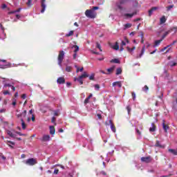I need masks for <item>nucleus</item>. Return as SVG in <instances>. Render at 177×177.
I'll return each mask as SVG.
<instances>
[{"mask_svg": "<svg viewBox=\"0 0 177 177\" xmlns=\"http://www.w3.org/2000/svg\"><path fill=\"white\" fill-rule=\"evenodd\" d=\"M26 115H27V111H24L21 113H16V116L17 118H19L21 122L22 129H26V123L24 122Z\"/></svg>", "mask_w": 177, "mask_h": 177, "instance_id": "obj_1", "label": "nucleus"}, {"mask_svg": "<svg viewBox=\"0 0 177 177\" xmlns=\"http://www.w3.org/2000/svg\"><path fill=\"white\" fill-rule=\"evenodd\" d=\"M64 59V51L62 50L59 51V55H58V65L62 68V63H63V59Z\"/></svg>", "mask_w": 177, "mask_h": 177, "instance_id": "obj_2", "label": "nucleus"}, {"mask_svg": "<svg viewBox=\"0 0 177 177\" xmlns=\"http://www.w3.org/2000/svg\"><path fill=\"white\" fill-rule=\"evenodd\" d=\"M23 162L24 164H26V165L32 167V165H35V164H37V160H35L34 158H29L26 160H24Z\"/></svg>", "mask_w": 177, "mask_h": 177, "instance_id": "obj_3", "label": "nucleus"}, {"mask_svg": "<svg viewBox=\"0 0 177 177\" xmlns=\"http://www.w3.org/2000/svg\"><path fill=\"white\" fill-rule=\"evenodd\" d=\"M85 15L86 17H89L90 19H95V11L93 10H86L85 12Z\"/></svg>", "mask_w": 177, "mask_h": 177, "instance_id": "obj_4", "label": "nucleus"}, {"mask_svg": "<svg viewBox=\"0 0 177 177\" xmlns=\"http://www.w3.org/2000/svg\"><path fill=\"white\" fill-rule=\"evenodd\" d=\"M40 140H41V142H49V140H50V136L44 135Z\"/></svg>", "mask_w": 177, "mask_h": 177, "instance_id": "obj_5", "label": "nucleus"}, {"mask_svg": "<svg viewBox=\"0 0 177 177\" xmlns=\"http://www.w3.org/2000/svg\"><path fill=\"white\" fill-rule=\"evenodd\" d=\"M141 161H142V162H150L151 161V157H142L141 158Z\"/></svg>", "mask_w": 177, "mask_h": 177, "instance_id": "obj_6", "label": "nucleus"}, {"mask_svg": "<svg viewBox=\"0 0 177 177\" xmlns=\"http://www.w3.org/2000/svg\"><path fill=\"white\" fill-rule=\"evenodd\" d=\"M45 1L46 0H41V13H44L45 12V10L46 9V4H45Z\"/></svg>", "mask_w": 177, "mask_h": 177, "instance_id": "obj_7", "label": "nucleus"}, {"mask_svg": "<svg viewBox=\"0 0 177 177\" xmlns=\"http://www.w3.org/2000/svg\"><path fill=\"white\" fill-rule=\"evenodd\" d=\"M16 132L15 131H10L9 130L7 131V134H8L10 138H16Z\"/></svg>", "mask_w": 177, "mask_h": 177, "instance_id": "obj_8", "label": "nucleus"}, {"mask_svg": "<svg viewBox=\"0 0 177 177\" xmlns=\"http://www.w3.org/2000/svg\"><path fill=\"white\" fill-rule=\"evenodd\" d=\"M162 41H163L162 39L155 41L153 44V48H157V46H159L160 44H161Z\"/></svg>", "mask_w": 177, "mask_h": 177, "instance_id": "obj_9", "label": "nucleus"}, {"mask_svg": "<svg viewBox=\"0 0 177 177\" xmlns=\"http://www.w3.org/2000/svg\"><path fill=\"white\" fill-rule=\"evenodd\" d=\"M134 15H136V12H133L131 14L126 13L124 15V16L126 17V19H131V17H133Z\"/></svg>", "mask_w": 177, "mask_h": 177, "instance_id": "obj_10", "label": "nucleus"}, {"mask_svg": "<svg viewBox=\"0 0 177 177\" xmlns=\"http://www.w3.org/2000/svg\"><path fill=\"white\" fill-rule=\"evenodd\" d=\"M57 82L59 84H65L66 80H64V77H59L57 80Z\"/></svg>", "mask_w": 177, "mask_h": 177, "instance_id": "obj_11", "label": "nucleus"}, {"mask_svg": "<svg viewBox=\"0 0 177 177\" xmlns=\"http://www.w3.org/2000/svg\"><path fill=\"white\" fill-rule=\"evenodd\" d=\"M113 86H118V88H121L122 86V83L121 82H115L112 84Z\"/></svg>", "mask_w": 177, "mask_h": 177, "instance_id": "obj_12", "label": "nucleus"}, {"mask_svg": "<svg viewBox=\"0 0 177 177\" xmlns=\"http://www.w3.org/2000/svg\"><path fill=\"white\" fill-rule=\"evenodd\" d=\"M145 48L146 47L145 46L142 47L141 53L139 55L136 56V59H139V58L142 57V56H143V55H145Z\"/></svg>", "mask_w": 177, "mask_h": 177, "instance_id": "obj_13", "label": "nucleus"}, {"mask_svg": "<svg viewBox=\"0 0 177 177\" xmlns=\"http://www.w3.org/2000/svg\"><path fill=\"white\" fill-rule=\"evenodd\" d=\"M157 9H158L157 7H153L151 8V10H149V16H151V15H153V13L156 12Z\"/></svg>", "mask_w": 177, "mask_h": 177, "instance_id": "obj_14", "label": "nucleus"}, {"mask_svg": "<svg viewBox=\"0 0 177 177\" xmlns=\"http://www.w3.org/2000/svg\"><path fill=\"white\" fill-rule=\"evenodd\" d=\"M75 81H77L78 82H80V85H82L84 84V82L82 81V77L81 76H80L78 78L75 77Z\"/></svg>", "mask_w": 177, "mask_h": 177, "instance_id": "obj_15", "label": "nucleus"}, {"mask_svg": "<svg viewBox=\"0 0 177 177\" xmlns=\"http://www.w3.org/2000/svg\"><path fill=\"white\" fill-rule=\"evenodd\" d=\"M155 146H156V147H160V149H164V148L165 147V146L162 145L160 143V141H158V140L156 141Z\"/></svg>", "mask_w": 177, "mask_h": 177, "instance_id": "obj_16", "label": "nucleus"}, {"mask_svg": "<svg viewBox=\"0 0 177 177\" xmlns=\"http://www.w3.org/2000/svg\"><path fill=\"white\" fill-rule=\"evenodd\" d=\"M50 135H55V127L53 126H50Z\"/></svg>", "mask_w": 177, "mask_h": 177, "instance_id": "obj_17", "label": "nucleus"}, {"mask_svg": "<svg viewBox=\"0 0 177 177\" xmlns=\"http://www.w3.org/2000/svg\"><path fill=\"white\" fill-rule=\"evenodd\" d=\"M113 49H115V50H118L120 49V46L118 45V42H115V44L112 46Z\"/></svg>", "mask_w": 177, "mask_h": 177, "instance_id": "obj_18", "label": "nucleus"}, {"mask_svg": "<svg viewBox=\"0 0 177 177\" xmlns=\"http://www.w3.org/2000/svg\"><path fill=\"white\" fill-rule=\"evenodd\" d=\"M169 34H171V30H167L166 31L163 35L162 36V39L164 40V39L165 38V37H167V35H168Z\"/></svg>", "mask_w": 177, "mask_h": 177, "instance_id": "obj_19", "label": "nucleus"}, {"mask_svg": "<svg viewBox=\"0 0 177 177\" xmlns=\"http://www.w3.org/2000/svg\"><path fill=\"white\" fill-rule=\"evenodd\" d=\"M75 67L76 68V73H80V71L81 72L84 71V68L82 67L80 68V67H78V66L77 65H75Z\"/></svg>", "mask_w": 177, "mask_h": 177, "instance_id": "obj_20", "label": "nucleus"}, {"mask_svg": "<svg viewBox=\"0 0 177 177\" xmlns=\"http://www.w3.org/2000/svg\"><path fill=\"white\" fill-rule=\"evenodd\" d=\"M156 131V126L154 125V123L151 124V127L149 128V132H154Z\"/></svg>", "mask_w": 177, "mask_h": 177, "instance_id": "obj_21", "label": "nucleus"}, {"mask_svg": "<svg viewBox=\"0 0 177 177\" xmlns=\"http://www.w3.org/2000/svg\"><path fill=\"white\" fill-rule=\"evenodd\" d=\"M169 151L174 154V156H177V149H169Z\"/></svg>", "mask_w": 177, "mask_h": 177, "instance_id": "obj_22", "label": "nucleus"}, {"mask_svg": "<svg viewBox=\"0 0 177 177\" xmlns=\"http://www.w3.org/2000/svg\"><path fill=\"white\" fill-rule=\"evenodd\" d=\"M169 66H170V67H175V66H176V62L174 61H170L169 62Z\"/></svg>", "mask_w": 177, "mask_h": 177, "instance_id": "obj_23", "label": "nucleus"}, {"mask_svg": "<svg viewBox=\"0 0 177 177\" xmlns=\"http://www.w3.org/2000/svg\"><path fill=\"white\" fill-rule=\"evenodd\" d=\"M72 48H74V53H77V52H78V50H80V47L77 45H74Z\"/></svg>", "mask_w": 177, "mask_h": 177, "instance_id": "obj_24", "label": "nucleus"}, {"mask_svg": "<svg viewBox=\"0 0 177 177\" xmlns=\"http://www.w3.org/2000/svg\"><path fill=\"white\" fill-rule=\"evenodd\" d=\"M127 49L128 52H129V53H132V52H133V50H135L136 49V47L133 46L132 48H131L129 47H127Z\"/></svg>", "mask_w": 177, "mask_h": 177, "instance_id": "obj_25", "label": "nucleus"}, {"mask_svg": "<svg viewBox=\"0 0 177 177\" xmlns=\"http://www.w3.org/2000/svg\"><path fill=\"white\" fill-rule=\"evenodd\" d=\"M169 31H171V32H174V34H176L177 27L171 28L169 30Z\"/></svg>", "mask_w": 177, "mask_h": 177, "instance_id": "obj_26", "label": "nucleus"}, {"mask_svg": "<svg viewBox=\"0 0 177 177\" xmlns=\"http://www.w3.org/2000/svg\"><path fill=\"white\" fill-rule=\"evenodd\" d=\"M20 10H21V8H19L16 10H12V11L9 12V15H13L15 13H19V12H20Z\"/></svg>", "mask_w": 177, "mask_h": 177, "instance_id": "obj_27", "label": "nucleus"}, {"mask_svg": "<svg viewBox=\"0 0 177 177\" xmlns=\"http://www.w3.org/2000/svg\"><path fill=\"white\" fill-rule=\"evenodd\" d=\"M122 73V69L121 68H118L116 69V75H120Z\"/></svg>", "mask_w": 177, "mask_h": 177, "instance_id": "obj_28", "label": "nucleus"}, {"mask_svg": "<svg viewBox=\"0 0 177 177\" xmlns=\"http://www.w3.org/2000/svg\"><path fill=\"white\" fill-rule=\"evenodd\" d=\"M109 122L111 124V131H113V132H115V127H114V124H113V123H111V120H110Z\"/></svg>", "mask_w": 177, "mask_h": 177, "instance_id": "obj_29", "label": "nucleus"}, {"mask_svg": "<svg viewBox=\"0 0 177 177\" xmlns=\"http://www.w3.org/2000/svg\"><path fill=\"white\" fill-rule=\"evenodd\" d=\"M0 27L1 28V30H2L3 35H4L3 37H0V39H5V38H6V34L4 33V32H3L4 28L1 24H0Z\"/></svg>", "mask_w": 177, "mask_h": 177, "instance_id": "obj_30", "label": "nucleus"}, {"mask_svg": "<svg viewBox=\"0 0 177 177\" xmlns=\"http://www.w3.org/2000/svg\"><path fill=\"white\" fill-rule=\"evenodd\" d=\"M89 77V75H88V73H86V72H84L82 75H80V77L82 78H86Z\"/></svg>", "mask_w": 177, "mask_h": 177, "instance_id": "obj_31", "label": "nucleus"}, {"mask_svg": "<svg viewBox=\"0 0 177 177\" xmlns=\"http://www.w3.org/2000/svg\"><path fill=\"white\" fill-rule=\"evenodd\" d=\"M165 21H167V19H165V17H162L160 18V24H164V23H165Z\"/></svg>", "mask_w": 177, "mask_h": 177, "instance_id": "obj_32", "label": "nucleus"}, {"mask_svg": "<svg viewBox=\"0 0 177 177\" xmlns=\"http://www.w3.org/2000/svg\"><path fill=\"white\" fill-rule=\"evenodd\" d=\"M111 63H116L118 64H120V61L118 59H113L111 60Z\"/></svg>", "mask_w": 177, "mask_h": 177, "instance_id": "obj_33", "label": "nucleus"}, {"mask_svg": "<svg viewBox=\"0 0 177 177\" xmlns=\"http://www.w3.org/2000/svg\"><path fill=\"white\" fill-rule=\"evenodd\" d=\"M162 127H163V129L165 130V132H167V131H168V126L165 124V122L162 123Z\"/></svg>", "mask_w": 177, "mask_h": 177, "instance_id": "obj_34", "label": "nucleus"}, {"mask_svg": "<svg viewBox=\"0 0 177 177\" xmlns=\"http://www.w3.org/2000/svg\"><path fill=\"white\" fill-rule=\"evenodd\" d=\"M53 113H54V115H55V117H58V115H59V114H60V112H59V110H57V111H54Z\"/></svg>", "mask_w": 177, "mask_h": 177, "instance_id": "obj_35", "label": "nucleus"}, {"mask_svg": "<svg viewBox=\"0 0 177 177\" xmlns=\"http://www.w3.org/2000/svg\"><path fill=\"white\" fill-rule=\"evenodd\" d=\"M74 35V31L73 30H71L68 34L66 35V37H71V35Z\"/></svg>", "mask_w": 177, "mask_h": 177, "instance_id": "obj_36", "label": "nucleus"}, {"mask_svg": "<svg viewBox=\"0 0 177 177\" xmlns=\"http://www.w3.org/2000/svg\"><path fill=\"white\" fill-rule=\"evenodd\" d=\"M131 27H132V24H127L124 25V28H131Z\"/></svg>", "mask_w": 177, "mask_h": 177, "instance_id": "obj_37", "label": "nucleus"}, {"mask_svg": "<svg viewBox=\"0 0 177 177\" xmlns=\"http://www.w3.org/2000/svg\"><path fill=\"white\" fill-rule=\"evenodd\" d=\"M94 88L95 91H99L100 89V86L99 84H95Z\"/></svg>", "mask_w": 177, "mask_h": 177, "instance_id": "obj_38", "label": "nucleus"}, {"mask_svg": "<svg viewBox=\"0 0 177 177\" xmlns=\"http://www.w3.org/2000/svg\"><path fill=\"white\" fill-rule=\"evenodd\" d=\"M12 104L14 107H15V106H16V104H17V102L16 99H15V98L12 99Z\"/></svg>", "mask_w": 177, "mask_h": 177, "instance_id": "obj_39", "label": "nucleus"}, {"mask_svg": "<svg viewBox=\"0 0 177 177\" xmlns=\"http://www.w3.org/2000/svg\"><path fill=\"white\" fill-rule=\"evenodd\" d=\"M55 121H56V118H55V116H53L52 118L51 122H53V124H54V125H56Z\"/></svg>", "mask_w": 177, "mask_h": 177, "instance_id": "obj_40", "label": "nucleus"}, {"mask_svg": "<svg viewBox=\"0 0 177 177\" xmlns=\"http://www.w3.org/2000/svg\"><path fill=\"white\" fill-rule=\"evenodd\" d=\"M107 71L108 73H113V71H114V67L108 68Z\"/></svg>", "mask_w": 177, "mask_h": 177, "instance_id": "obj_41", "label": "nucleus"}, {"mask_svg": "<svg viewBox=\"0 0 177 177\" xmlns=\"http://www.w3.org/2000/svg\"><path fill=\"white\" fill-rule=\"evenodd\" d=\"M127 110L128 111V114H130L131 110V106H127Z\"/></svg>", "mask_w": 177, "mask_h": 177, "instance_id": "obj_42", "label": "nucleus"}, {"mask_svg": "<svg viewBox=\"0 0 177 177\" xmlns=\"http://www.w3.org/2000/svg\"><path fill=\"white\" fill-rule=\"evenodd\" d=\"M96 48H97V49H100V52H102V47L100 46L99 43H97Z\"/></svg>", "mask_w": 177, "mask_h": 177, "instance_id": "obj_43", "label": "nucleus"}, {"mask_svg": "<svg viewBox=\"0 0 177 177\" xmlns=\"http://www.w3.org/2000/svg\"><path fill=\"white\" fill-rule=\"evenodd\" d=\"M66 71H68V73H70V71H71V66H66Z\"/></svg>", "mask_w": 177, "mask_h": 177, "instance_id": "obj_44", "label": "nucleus"}, {"mask_svg": "<svg viewBox=\"0 0 177 177\" xmlns=\"http://www.w3.org/2000/svg\"><path fill=\"white\" fill-rule=\"evenodd\" d=\"M174 8V5H171L167 7V11H169Z\"/></svg>", "mask_w": 177, "mask_h": 177, "instance_id": "obj_45", "label": "nucleus"}, {"mask_svg": "<svg viewBox=\"0 0 177 177\" xmlns=\"http://www.w3.org/2000/svg\"><path fill=\"white\" fill-rule=\"evenodd\" d=\"M168 48H170L169 45H168L167 46H165L164 48L160 50V52H164V50H166V49H168Z\"/></svg>", "mask_w": 177, "mask_h": 177, "instance_id": "obj_46", "label": "nucleus"}, {"mask_svg": "<svg viewBox=\"0 0 177 177\" xmlns=\"http://www.w3.org/2000/svg\"><path fill=\"white\" fill-rule=\"evenodd\" d=\"M32 1V0H28V2H27L28 6H31V5H32V4L31 3Z\"/></svg>", "mask_w": 177, "mask_h": 177, "instance_id": "obj_47", "label": "nucleus"}, {"mask_svg": "<svg viewBox=\"0 0 177 177\" xmlns=\"http://www.w3.org/2000/svg\"><path fill=\"white\" fill-rule=\"evenodd\" d=\"M95 78V75L94 74H92L91 76H89V80H93Z\"/></svg>", "mask_w": 177, "mask_h": 177, "instance_id": "obj_48", "label": "nucleus"}, {"mask_svg": "<svg viewBox=\"0 0 177 177\" xmlns=\"http://www.w3.org/2000/svg\"><path fill=\"white\" fill-rule=\"evenodd\" d=\"M3 93V95H10V93H9V91H4Z\"/></svg>", "mask_w": 177, "mask_h": 177, "instance_id": "obj_49", "label": "nucleus"}, {"mask_svg": "<svg viewBox=\"0 0 177 177\" xmlns=\"http://www.w3.org/2000/svg\"><path fill=\"white\" fill-rule=\"evenodd\" d=\"M100 174H101V175H103L104 176H106V175H107V173H106L104 171H102L100 172Z\"/></svg>", "mask_w": 177, "mask_h": 177, "instance_id": "obj_50", "label": "nucleus"}, {"mask_svg": "<svg viewBox=\"0 0 177 177\" xmlns=\"http://www.w3.org/2000/svg\"><path fill=\"white\" fill-rule=\"evenodd\" d=\"M88 103H89V98H87V97H86V98L85 99V100H84V104H88Z\"/></svg>", "mask_w": 177, "mask_h": 177, "instance_id": "obj_51", "label": "nucleus"}, {"mask_svg": "<svg viewBox=\"0 0 177 177\" xmlns=\"http://www.w3.org/2000/svg\"><path fill=\"white\" fill-rule=\"evenodd\" d=\"M7 143H8L9 145H11L12 146H15V142H13L12 141H7Z\"/></svg>", "mask_w": 177, "mask_h": 177, "instance_id": "obj_52", "label": "nucleus"}, {"mask_svg": "<svg viewBox=\"0 0 177 177\" xmlns=\"http://www.w3.org/2000/svg\"><path fill=\"white\" fill-rule=\"evenodd\" d=\"M6 86L10 87V86H12V84H5L4 86H3V88H6Z\"/></svg>", "mask_w": 177, "mask_h": 177, "instance_id": "obj_53", "label": "nucleus"}, {"mask_svg": "<svg viewBox=\"0 0 177 177\" xmlns=\"http://www.w3.org/2000/svg\"><path fill=\"white\" fill-rule=\"evenodd\" d=\"M132 97H133V100H135V99H136V94H135V93H132Z\"/></svg>", "mask_w": 177, "mask_h": 177, "instance_id": "obj_54", "label": "nucleus"}, {"mask_svg": "<svg viewBox=\"0 0 177 177\" xmlns=\"http://www.w3.org/2000/svg\"><path fill=\"white\" fill-rule=\"evenodd\" d=\"M54 174H55V175H57V174H59V169H55Z\"/></svg>", "mask_w": 177, "mask_h": 177, "instance_id": "obj_55", "label": "nucleus"}, {"mask_svg": "<svg viewBox=\"0 0 177 177\" xmlns=\"http://www.w3.org/2000/svg\"><path fill=\"white\" fill-rule=\"evenodd\" d=\"M91 53H93L94 55H100L99 53L95 51V50H91Z\"/></svg>", "mask_w": 177, "mask_h": 177, "instance_id": "obj_56", "label": "nucleus"}, {"mask_svg": "<svg viewBox=\"0 0 177 177\" xmlns=\"http://www.w3.org/2000/svg\"><path fill=\"white\" fill-rule=\"evenodd\" d=\"M126 45H127V43H125V41H122V44H121V46H125Z\"/></svg>", "mask_w": 177, "mask_h": 177, "instance_id": "obj_57", "label": "nucleus"}, {"mask_svg": "<svg viewBox=\"0 0 177 177\" xmlns=\"http://www.w3.org/2000/svg\"><path fill=\"white\" fill-rule=\"evenodd\" d=\"M5 111H6L5 109H0V113H5Z\"/></svg>", "mask_w": 177, "mask_h": 177, "instance_id": "obj_58", "label": "nucleus"}, {"mask_svg": "<svg viewBox=\"0 0 177 177\" xmlns=\"http://www.w3.org/2000/svg\"><path fill=\"white\" fill-rule=\"evenodd\" d=\"M73 59H77V53L73 54Z\"/></svg>", "mask_w": 177, "mask_h": 177, "instance_id": "obj_59", "label": "nucleus"}, {"mask_svg": "<svg viewBox=\"0 0 177 177\" xmlns=\"http://www.w3.org/2000/svg\"><path fill=\"white\" fill-rule=\"evenodd\" d=\"M22 99H26V97H27V95H26V94H24L21 95Z\"/></svg>", "mask_w": 177, "mask_h": 177, "instance_id": "obj_60", "label": "nucleus"}, {"mask_svg": "<svg viewBox=\"0 0 177 177\" xmlns=\"http://www.w3.org/2000/svg\"><path fill=\"white\" fill-rule=\"evenodd\" d=\"M93 10H97V9H99V7L97 6H95L93 8Z\"/></svg>", "mask_w": 177, "mask_h": 177, "instance_id": "obj_61", "label": "nucleus"}, {"mask_svg": "<svg viewBox=\"0 0 177 177\" xmlns=\"http://www.w3.org/2000/svg\"><path fill=\"white\" fill-rule=\"evenodd\" d=\"M144 89L145 91H149V87L147 86H145Z\"/></svg>", "mask_w": 177, "mask_h": 177, "instance_id": "obj_62", "label": "nucleus"}, {"mask_svg": "<svg viewBox=\"0 0 177 177\" xmlns=\"http://www.w3.org/2000/svg\"><path fill=\"white\" fill-rule=\"evenodd\" d=\"M10 88H11L12 91H16V88H15V86H11Z\"/></svg>", "mask_w": 177, "mask_h": 177, "instance_id": "obj_63", "label": "nucleus"}, {"mask_svg": "<svg viewBox=\"0 0 177 177\" xmlns=\"http://www.w3.org/2000/svg\"><path fill=\"white\" fill-rule=\"evenodd\" d=\"M140 35L141 37V39L143 38V32H140Z\"/></svg>", "mask_w": 177, "mask_h": 177, "instance_id": "obj_64", "label": "nucleus"}]
</instances>
